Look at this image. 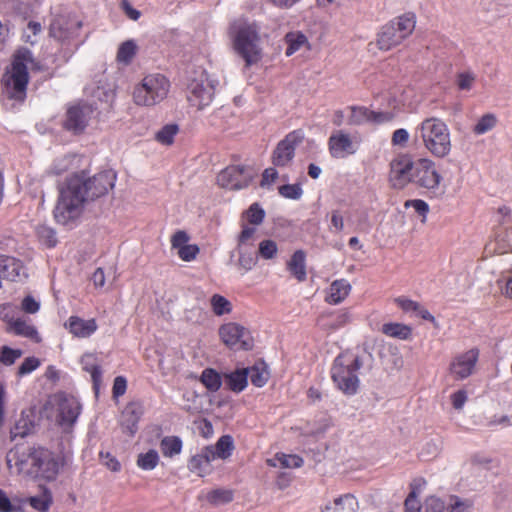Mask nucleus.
<instances>
[{
    "mask_svg": "<svg viewBox=\"0 0 512 512\" xmlns=\"http://www.w3.org/2000/svg\"><path fill=\"white\" fill-rule=\"evenodd\" d=\"M441 180L442 177L432 160L421 158L415 162L412 181L414 184L427 190H436Z\"/></svg>",
    "mask_w": 512,
    "mask_h": 512,
    "instance_id": "nucleus-11",
    "label": "nucleus"
},
{
    "mask_svg": "<svg viewBox=\"0 0 512 512\" xmlns=\"http://www.w3.org/2000/svg\"><path fill=\"white\" fill-rule=\"evenodd\" d=\"M219 335L223 343L230 348L250 350L253 346L248 330L234 322L222 325Z\"/></svg>",
    "mask_w": 512,
    "mask_h": 512,
    "instance_id": "nucleus-14",
    "label": "nucleus"
},
{
    "mask_svg": "<svg viewBox=\"0 0 512 512\" xmlns=\"http://www.w3.org/2000/svg\"><path fill=\"white\" fill-rule=\"evenodd\" d=\"M363 363L358 356L341 354L336 357L332 367V379L337 387L347 395H353L359 387L356 371Z\"/></svg>",
    "mask_w": 512,
    "mask_h": 512,
    "instance_id": "nucleus-8",
    "label": "nucleus"
},
{
    "mask_svg": "<svg viewBox=\"0 0 512 512\" xmlns=\"http://www.w3.org/2000/svg\"><path fill=\"white\" fill-rule=\"evenodd\" d=\"M219 81L206 71H200L187 87V99L191 106L202 110L213 101Z\"/></svg>",
    "mask_w": 512,
    "mask_h": 512,
    "instance_id": "nucleus-10",
    "label": "nucleus"
},
{
    "mask_svg": "<svg viewBox=\"0 0 512 512\" xmlns=\"http://www.w3.org/2000/svg\"><path fill=\"white\" fill-rule=\"evenodd\" d=\"M144 413V407L141 401L135 400L129 402L123 409L120 417V426L123 433L130 437L138 431V422Z\"/></svg>",
    "mask_w": 512,
    "mask_h": 512,
    "instance_id": "nucleus-18",
    "label": "nucleus"
},
{
    "mask_svg": "<svg viewBox=\"0 0 512 512\" xmlns=\"http://www.w3.org/2000/svg\"><path fill=\"white\" fill-rule=\"evenodd\" d=\"M253 175L242 166H229L217 176L220 187L229 190H240L248 187Z\"/></svg>",
    "mask_w": 512,
    "mask_h": 512,
    "instance_id": "nucleus-15",
    "label": "nucleus"
},
{
    "mask_svg": "<svg viewBox=\"0 0 512 512\" xmlns=\"http://www.w3.org/2000/svg\"><path fill=\"white\" fill-rule=\"evenodd\" d=\"M279 194L284 198L297 200L301 198L303 190L299 184H286L282 185L278 189Z\"/></svg>",
    "mask_w": 512,
    "mask_h": 512,
    "instance_id": "nucleus-51",
    "label": "nucleus"
},
{
    "mask_svg": "<svg viewBox=\"0 0 512 512\" xmlns=\"http://www.w3.org/2000/svg\"><path fill=\"white\" fill-rule=\"evenodd\" d=\"M248 370L234 371L225 376L227 386L234 392H240L247 386Z\"/></svg>",
    "mask_w": 512,
    "mask_h": 512,
    "instance_id": "nucleus-31",
    "label": "nucleus"
},
{
    "mask_svg": "<svg viewBox=\"0 0 512 512\" xmlns=\"http://www.w3.org/2000/svg\"><path fill=\"white\" fill-rule=\"evenodd\" d=\"M159 462V455L155 450H149L138 456L137 465L144 470L154 469Z\"/></svg>",
    "mask_w": 512,
    "mask_h": 512,
    "instance_id": "nucleus-45",
    "label": "nucleus"
},
{
    "mask_svg": "<svg viewBox=\"0 0 512 512\" xmlns=\"http://www.w3.org/2000/svg\"><path fill=\"white\" fill-rule=\"evenodd\" d=\"M246 216L249 223L253 225H259L263 222L265 212L259 206L258 203H254L250 206V208L246 211Z\"/></svg>",
    "mask_w": 512,
    "mask_h": 512,
    "instance_id": "nucleus-52",
    "label": "nucleus"
},
{
    "mask_svg": "<svg viewBox=\"0 0 512 512\" xmlns=\"http://www.w3.org/2000/svg\"><path fill=\"white\" fill-rule=\"evenodd\" d=\"M34 65V59L30 50L20 48L14 54L11 68L3 75L2 82L11 89V96L22 99L29 81L28 67Z\"/></svg>",
    "mask_w": 512,
    "mask_h": 512,
    "instance_id": "nucleus-6",
    "label": "nucleus"
},
{
    "mask_svg": "<svg viewBox=\"0 0 512 512\" xmlns=\"http://www.w3.org/2000/svg\"><path fill=\"white\" fill-rule=\"evenodd\" d=\"M404 505L406 512H420L421 506L414 491L408 495Z\"/></svg>",
    "mask_w": 512,
    "mask_h": 512,
    "instance_id": "nucleus-61",
    "label": "nucleus"
},
{
    "mask_svg": "<svg viewBox=\"0 0 512 512\" xmlns=\"http://www.w3.org/2000/svg\"><path fill=\"white\" fill-rule=\"evenodd\" d=\"M35 429L34 414L32 411H22L19 419L11 429V439L14 440L17 437L24 438L31 434Z\"/></svg>",
    "mask_w": 512,
    "mask_h": 512,
    "instance_id": "nucleus-25",
    "label": "nucleus"
},
{
    "mask_svg": "<svg viewBox=\"0 0 512 512\" xmlns=\"http://www.w3.org/2000/svg\"><path fill=\"white\" fill-rule=\"evenodd\" d=\"M76 26L80 27V23L73 21L70 16L57 15L50 24L49 35L57 41L63 42L70 37L72 29Z\"/></svg>",
    "mask_w": 512,
    "mask_h": 512,
    "instance_id": "nucleus-23",
    "label": "nucleus"
},
{
    "mask_svg": "<svg viewBox=\"0 0 512 512\" xmlns=\"http://www.w3.org/2000/svg\"><path fill=\"white\" fill-rule=\"evenodd\" d=\"M64 328L76 338H89L96 332L98 325L94 318L85 320L79 316H70Z\"/></svg>",
    "mask_w": 512,
    "mask_h": 512,
    "instance_id": "nucleus-19",
    "label": "nucleus"
},
{
    "mask_svg": "<svg viewBox=\"0 0 512 512\" xmlns=\"http://www.w3.org/2000/svg\"><path fill=\"white\" fill-rule=\"evenodd\" d=\"M416 133L425 148L435 157L444 158L451 151V137L447 125L439 118L430 117L421 122Z\"/></svg>",
    "mask_w": 512,
    "mask_h": 512,
    "instance_id": "nucleus-4",
    "label": "nucleus"
},
{
    "mask_svg": "<svg viewBox=\"0 0 512 512\" xmlns=\"http://www.w3.org/2000/svg\"><path fill=\"white\" fill-rule=\"evenodd\" d=\"M178 131L179 127L177 124H167L156 133L155 138L163 145H171Z\"/></svg>",
    "mask_w": 512,
    "mask_h": 512,
    "instance_id": "nucleus-43",
    "label": "nucleus"
},
{
    "mask_svg": "<svg viewBox=\"0 0 512 512\" xmlns=\"http://www.w3.org/2000/svg\"><path fill=\"white\" fill-rule=\"evenodd\" d=\"M29 504L40 512H47L52 504V495L48 488H43V495L33 496L28 499Z\"/></svg>",
    "mask_w": 512,
    "mask_h": 512,
    "instance_id": "nucleus-39",
    "label": "nucleus"
},
{
    "mask_svg": "<svg viewBox=\"0 0 512 512\" xmlns=\"http://www.w3.org/2000/svg\"><path fill=\"white\" fill-rule=\"evenodd\" d=\"M170 89L169 80L162 74H148L135 85L132 93L137 106L152 107L162 102Z\"/></svg>",
    "mask_w": 512,
    "mask_h": 512,
    "instance_id": "nucleus-7",
    "label": "nucleus"
},
{
    "mask_svg": "<svg viewBox=\"0 0 512 512\" xmlns=\"http://www.w3.org/2000/svg\"><path fill=\"white\" fill-rule=\"evenodd\" d=\"M116 175L107 170L88 176L84 171L66 178L59 187V195L54 208V218L62 225L77 220L85 206L113 189Z\"/></svg>",
    "mask_w": 512,
    "mask_h": 512,
    "instance_id": "nucleus-1",
    "label": "nucleus"
},
{
    "mask_svg": "<svg viewBox=\"0 0 512 512\" xmlns=\"http://www.w3.org/2000/svg\"><path fill=\"white\" fill-rule=\"evenodd\" d=\"M467 401V393L465 390H458L451 395V402L456 410H461Z\"/></svg>",
    "mask_w": 512,
    "mask_h": 512,
    "instance_id": "nucleus-60",
    "label": "nucleus"
},
{
    "mask_svg": "<svg viewBox=\"0 0 512 512\" xmlns=\"http://www.w3.org/2000/svg\"><path fill=\"white\" fill-rule=\"evenodd\" d=\"M9 330L16 335L32 339L35 342H39L41 340L36 328L22 319L10 320Z\"/></svg>",
    "mask_w": 512,
    "mask_h": 512,
    "instance_id": "nucleus-28",
    "label": "nucleus"
},
{
    "mask_svg": "<svg viewBox=\"0 0 512 512\" xmlns=\"http://www.w3.org/2000/svg\"><path fill=\"white\" fill-rule=\"evenodd\" d=\"M447 512V503L440 498L430 496L425 501V512Z\"/></svg>",
    "mask_w": 512,
    "mask_h": 512,
    "instance_id": "nucleus-55",
    "label": "nucleus"
},
{
    "mask_svg": "<svg viewBox=\"0 0 512 512\" xmlns=\"http://www.w3.org/2000/svg\"><path fill=\"white\" fill-rule=\"evenodd\" d=\"M137 53V44L134 40H127L118 48L116 60L124 65H129Z\"/></svg>",
    "mask_w": 512,
    "mask_h": 512,
    "instance_id": "nucleus-32",
    "label": "nucleus"
},
{
    "mask_svg": "<svg viewBox=\"0 0 512 512\" xmlns=\"http://www.w3.org/2000/svg\"><path fill=\"white\" fill-rule=\"evenodd\" d=\"M395 302L405 312H416L419 309V303L405 297H398Z\"/></svg>",
    "mask_w": 512,
    "mask_h": 512,
    "instance_id": "nucleus-59",
    "label": "nucleus"
},
{
    "mask_svg": "<svg viewBox=\"0 0 512 512\" xmlns=\"http://www.w3.org/2000/svg\"><path fill=\"white\" fill-rule=\"evenodd\" d=\"M476 82V74L470 70L456 74L455 84L461 91H470Z\"/></svg>",
    "mask_w": 512,
    "mask_h": 512,
    "instance_id": "nucleus-40",
    "label": "nucleus"
},
{
    "mask_svg": "<svg viewBox=\"0 0 512 512\" xmlns=\"http://www.w3.org/2000/svg\"><path fill=\"white\" fill-rule=\"evenodd\" d=\"M26 277L27 275L21 261L11 256H0V278L10 281H21Z\"/></svg>",
    "mask_w": 512,
    "mask_h": 512,
    "instance_id": "nucleus-22",
    "label": "nucleus"
},
{
    "mask_svg": "<svg viewBox=\"0 0 512 512\" xmlns=\"http://www.w3.org/2000/svg\"><path fill=\"white\" fill-rule=\"evenodd\" d=\"M382 332L390 337L406 340L411 336V328L401 323H387L382 326Z\"/></svg>",
    "mask_w": 512,
    "mask_h": 512,
    "instance_id": "nucleus-33",
    "label": "nucleus"
},
{
    "mask_svg": "<svg viewBox=\"0 0 512 512\" xmlns=\"http://www.w3.org/2000/svg\"><path fill=\"white\" fill-rule=\"evenodd\" d=\"M305 258V252L303 250H297L287 263L288 270L299 282L304 281L307 276Z\"/></svg>",
    "mask_w": 512,
    "mask_h": 512,
    "instance_id": "nucleus-27",
    "label": "nucleus"
},
{
    "mask_svg": "<svg viewBox=\"0 0 512 512\" xmlns=\"http://www.w3.org/2000/svg\"><path fill=\"white\" fill-rule=\"evenodd\" d=\"M239 250V265L246 271L251 270L256 264L257 258L251 252H247L244 247L238 248Z\"/></svg>",
    "mask_w": 512,
    "mask_h": 512,
    "instance_id": "nucleus-53",
    "label": "nucleus"
},
{
    "mask_svg": "<svg viewBox=\"0 0 512 512\" xmlns=\"http://www.w3.org/2000/svg\"><path fill=\"white\" fill-rule=\"evenodd\" d=\"M286 42L288 47L286 49V55L291 56L298 51L307 42V38L300 33H289L286 35Z\"/></svg>",
    "mask_w": 512,
    "mask_h": 512,
    "instance_id": "nucleus-47",
    "label": "nucleus"
},
{
    "mask_svg": "<svg viewBox=\"0 0 512 512\" xmlns=\"http://www.w3.org/2000/svg\"><path fill=\"white\" fill-rule=\"evenodd\" d=\"M416 27V15L413 12L395 17L382 26L377 34L376 45L380 50L388 51L400 45Z\"/></svg>",
    "mask_w": 512,
    "mask_h": 512,
    "instance_id": "nucleus-5",
    "label": "nucleus"
},
{
    "mask_svg": "<svg viewBox=\"0 0 512 512\" xmlns=\"http://www.w3.org/2000/svg\"><path fill=\"white\" fill-rule=\"evenodd\" d=\"M190 236L184 230H178L171 236V246L173 249L180 251L183 247L188 245Z\"/></svg>",
    "mask_w": 512,
    "mask_h": 512,
    "instance_id": "nucleus-54",
    "label": "nucleus"
},
{
    "mask_svg": "<svg viewBox=\"0 0 512 512\" xmlns=\"http://www.w3.org/2000/svg\"><path fill=\"white\" fill-rule=\"evenodd\" d=\"M414 165L409 156L401 155L390 163L389 180L394 188L401 189L413 181Z\"/></svg>",
    "mask_w": 512,
    "mask_h": 512,
    "instance_id": "nucleus-13",
    "label": "nucleus"
},
{
    "mask_svg": "<svg viewBox=\"0 0 512 512\" xmlns=\"http://www.w3.org/2000/svg\"><path fill=\"white\" fill-rule=\"evenodd\" d=\"M357 502L352 495L346 494L327 504L323 512H356Z\"/></svg>",
    "mask_w": 512,
    "mask_h": 512,
    "instance_id": "nucleus-29",
    "label": "nucleus"
},
{
    "mask_svg": "<svg viewBox=\"0 0 512 512\" xmlns=\"http://www.w3.org/2000/svg\"><path fill=\"white\" fill-rule=\"evenodd\" d=\"M478 358L479 351L476 348L456 355L449 364V374L457 381L468 378L474 373Z\"/></svg>",
    "mask_w": 512,
    "mask_h": 512,
    "instance_id": "nucleus-12",
    "label": "nucleus"
},
{
    "mask_svg": "<svg viewBox=\"0 0 512 512\" xmlns=\"http://www.w3.org/2000/svg\"><path fill=\"white\" fill-rule=\"evenodd\" d=\"M40 365L39 359L35 357L26 358L18 368V375L23 376L31 373Z\"/></svg>",
    "mask_w": 512,
    "mask_h": 512,
    "instance_id": "nucleus-57",
    "label": "nucleus"
},
{
    "mask_svg": "<svg viewBox=\"0 0 512 512\" xmlns=\"http://www.w3.org/2000/svg\"><path fill=\"white\" fill-rule=\"evenodd\" d=\"M329 150L333 157L343 158L355 152L354 143L349 134L338 130L329 138Z\"/></svg>",
    "mask_w": 512,
    "mask_h": 512,
    "instance_id": "nucleus-20",
    "label": "nucleus"
},
{
    "mask_svg": "<svg viewBox=\"0 0 512 512\" xmlns=\"http://www.w3.org/2000/svg\"><path fill=\"white\" fill-rule=\"evenodd\" d=\"M81 361L84 370L91 374L94 387L97 388L101 382L102 372L100 367L94 364V356L92 354H86L82 357Z\"/></svg>",
    "mask_w": 512,
    "mask_h": 512,
    "instance_id": "nucleus-34",
    "label": "nucleus"
},
{
    "mask_svg": "<svg viewBox=\"0 0 512 512\" xmlns=\"http://www.w3.org/2000/svg\"><path fill=\"white\" fill-rule=\"evenodd\" d=\"M473 501L456 495H451L447 502V512H470Z\"/></svg>",
    "mask_w": 512,
    "mask_h": 512,
    "instance_id": "nucleus-36",
    "label": "nucleus"
},
{
    "mask_svg": "<svg viewBox=\"0 0 512 512\" xmlns=\"http://www.w3.org/2000/svg\"><path fill=\"white\" fill-rule=\"evenodd\" d=\"M233 50L245 61V67L257 64L263 56L260 27L255 21L240 17L228 28Z\"/></svg>",
    "mask_w": 512,
    "mask_h": 512,
    "instance_id": "nucleus-3",
    "label": "nucleus"
},
{
    "mask_svg": "<svg viewBox=\"0 0 512 512\" xmlns=\"http://www.w3.org/2000/svg\"><path fill=\"white\" fill-rule=\"evenodd\" d=\"M199 251L200 249L198 245L188 244L186 247H183L180 251H178L177 254L181 260L190 262L196 259Z\"/></svg>",
    "mask_w": 512,
    "mask_h": 512,
    "instance_id": "nucleus-56",
    "label": "nucleus"
},
{
    "mask_svg": "<svg viewBox=\"0 0 512 512\" xmlns=\"http://www.w3.org/2000/svg\"><path fill=\"white\" fill-rule=\"evenodd\" d=\"M392 119L390 113L374 112L365 107H352L348 123L351 125H361L366 122L383 123Z\"/></svg>",
    "mask_w": 512,
    "mask_h": 512,
    "instance_id": "nucleus-21",
    "label": "nucleus"
},
{
    "mask_svg": "<svg viewBox=\"0 0 512 512\" xmlns=\"http://www.w3.org/2000/svg\"><path fill=\"white\" fill-rule=\"evenodd\" d=\"M351 285L345 279L335 280L331 283L326 297V301L330 304H339L350 293Z\"/></svg>",
    "mask_w": 512,
    "mask_h": 512,
    "instance_id": "nucleus-26",
    "label": "nucleus"
},
{
    "mask_svg": "<svg viewBox=\"0 0 512 512\" xmlns=\"http://www.w3.org/2000/svg\"><path fill=\"white\" fill-rule=\"evenodd\" d=\"M233 498V491L229 489H215L207 494V501L213 505L230 503Z\"/></svg>",
    "mask_w": 512,
    "mask_h": 512,
    "instance_id": "nucleus-37",
    "label": "nucleus"
},
{
    "mask_svg": "<svg viewBox=\"0 0 512 512\" xmlns=\"http://www.w3.org/2000/svg\"><path fill=\"white\" fill-rule=\"evenodd\" d=\"M405 206L406 207H413L414 210L419 214V215H423L425 216L426 213L429 211V206L428 204L423 201V200H420V199H415V200H408L406 203H405Z\"/></svg>",
    "mask_w": 512,
    "mask_h": 512,
    "instance_id": "nucleus-63",
    "label": "nucleus"
},
{
    "mask_svg": "<svg viewBox=\"0 0 512 512\" xmlns=\"http://www.w3.org/2000/svg\"><path fill=\"white\" fill-rule=\"evenodd\" d=\"M205 448L212 450L214 459H227L234 449L233 439L229 435H223L214 446H206Z\"/></svg>",
    "mask_w": 512,
    "mask_h": 512,
    "instance_id": "nucleus-30",
    "label": "nucleus"
},
{
    "mask_svg": "<svg viewBox=\"0 0 512 512\" xmlns=\"http://www.w3.org/2000/svg\"><path fill=\"white\" fill-rule=\"evenodd\" d=\"M213 312L217 316H222L231 312V303L223 296L215 294L210 300Z\"/></svg>",
    "mask_w": 512,
    "mask_h": 512,
    "instance_id": "nucleus-48",
    "label": "nucleus"
},
{
    "mask_svg": "<svg viewBox=\"0 0 512 512\" xmlns=\"http://www.w3.org/2000/svg\"><path fill=\"white\" fill-rule=\"evenodd\" d=\"M409 139V133L406 129H397L392 135V143L397 146H405Z\"/></svg>",
    "mask_w": 512,
    "mask_h": 512,
    "instance_id": "nucleus-64",
    "label": "nucleus"
},
{
    "mask_svg": "<svg viewBox=\"0 0 512 512\" xmlns=\"http://www.w3.org/2000/svg\"><path fill=\"white\" fill-rule=\"evenodd\" d=\"M248 377L251 383L257 387H262L266 384L269 378V373L265 367L253 366L248 368Z\"/></svg>",
    "mask_w": 512,
    "mask_h": 512,
    "instance_id": "nucleus-44",
    "label": "nucleus"
},
{
    "mask_svg": "<svg viewBox=\"0 0 512 512\" xmlns=\"http://www.w3.org/2000/svg\"><path fill=\"white\" fill-rule=\"evenodd\" d=\"M302 141V135L299 132L289 133L281 140L272 154V163L276 167L288 166L294 158L295 149Z\"/></svg>",
    "mask_w": 512,
    "mask_h": 512,
    "instance_id": "nucleus-16",
    "label": "nucleus"
},
{
    "mask_svg": "<svg viewBox=\"0 0 512 512\" xmlns=\"http://www.w3.org/2000/svg\"><path fill=\"white\" fill-rule=\"evenodd\" d=\"M39 303L32 297L26 296L21 304V308L24 312L34 314L39 310Z\"/></svg>",
    "mask_w": 512,
    "mask_h": 512,
    "instance_id": "nucleus-62",
    "label": "nucleus"
},
{
    "mask_svg": "<svg viewBox=\"0 0 512 512\" xmlns=\"http://www.w3.org/2000/svg\"><path fill=\"white\" fill-rule=\"evenodd\" d=\"M277 252L278 247L275 241L266 239L259 243L258 254L263 259H273L276 257Z\"/></svg>",
    "mask_w": 512,
    "mask_h": 512,
    "instance_id": "nucleus-49",
    "label": "nucleus"
},
{
    "mask_svg": "<svg viewBox=\"0 0 512 512\" xmlns=\"http://www.w3.org/2000/svg\"><path fill=\"white\" fill-rule=\"evenodd\" d=\"M46 409L51 410L56 424L67 432L76 423L81 412V405L74 396L58 392L49 397Z\"/></svg>",
    "mask_w": 512,
    "mask_h": 512,
    "instance_id": "nucleus-9",
    "label": "nucleus"
},
{
    "mask_svg": "<svg viewBox=\"0 0 512 512\" xmlns=\"http://www.w3.org/2000/svg\"><path fill=\"white\" fill-rule=\"evenodd\" d=\"M201 382L210 391L215 392L221 387V377L213 369H205L201 375Z\"/></svg>",
    "mask_w": 512,
    "mask_h": 512,
    "instance_id": "nucleus-42",
    "label": "nucleus"
},
{
    "mask_svg": "<svg viewBox=\"0 0 512 512\" xmlns=\"http://www.w3.org/2000/svg\"><path fill=\"white\" fill-rule=\"evenodd\" d=\"M94 108L92 105L86 103H79L71 106L67 111V118L65 121L66 129L74 133L82 132L88 125Z\"/></svg>",
    "mask_w": 512,
    "mask_h": 512,
    "instance_id": "nucleus-17",
    "label": "nucleus"
},
{
    "mask_svg": "<svg viewBox=\"0 0 512 512\" xmlns=\"http://www.w3.org/2000/svg\"><path fill=\"white\" fill-rule=\"evenodd\" d=\"M278 462L283 468H299L303 464L302 458L297 455L277 454L274 459L268 460L269 465L276 466Z\"/></svg>",
    "mask_w": 512,
    "mask_h": 512,
    "instance_id": "nucleus-35",
    "label": "nucleus"
},
{
    "mask_svg": "<svg viewBox=\"0 0 512 512\" xmlns=\"http://www.w3.org/2000/svg\"><path fill=\"white\" fill-rule=\"evenodd\" d=\"M182 442L178 437H165L161 441V451L164 456L172 457L181 452Z\"/></svg>",
    "mask_w": 512,
    "mask_h": 512,
    "instance_id": "nucleus-41",
    "label": "nucleus"
},
{
    "mask_svg": "<svg viewBox=\"0 0 512 512\" xmlns=\"http://www.w3.org/2000/svg\"><path fill=\"white\" fill-rule=\"evenodd\" d=\"M8 464L14 462L18 473L45 481H54L64 465V459L44 447H28L11 451Z\"/></svg>",
    "mask_w": 512,
    "mask_h": 512,
    "instance_id": "nucleus-2",
    "label": "nucleus"
},
{
    "mask_svg": "<svg viewBox=\"0 0 512 512\" xmlns=\"http://www.w3.org/2000/svg\"><path fill=\"white\" fill-rule=\"evenodd\" d=\"M22 356V351L19 349H12L8 346H3L0 350V362L4 365L10 366Z\"/></svg>",
    "mask_w": 512,
    "mask_h": 512,
    "instance_id": "nucleus-50",
    "label": "nucleus"
},
{
    "mask_svg": "<svg viewBox=\"0 0 512 512\" xmlns=\"http://www.w3.org/2000/svg\"><path fill=\"white\" fill-rule=\"evenodd\" d=\"M42 32V26L39 22L30 21L23 30L22 38L26 43L34 45L38 41V36Z\"/></svg>",
    "mask_w": 512,
    "mask_h": 512,
    "instance_id": "nucleus-46",
    "label": "nucleus"
},
{
    "mask_svg": "<svg viewBox=\"0 0 512 512\" xmlns=\"http://www.w3.org/2000/svg\"><path fill=\"white\" fill-rule=\"evenodd\" d=\"M214 460L212 450L204 447L200 453L190 459L188 467L191 472L204 477L212 472L211 462Z\"/></svg>",
    "mask_w": 512,
    "mask_h": 512,
    "instance_id": "nucleus-24",
    "label": "nucleus"
},
{
    "mask_svg": "<svg viewBox=\"0 0 512 512\" xmlns=\"http://www.w3.org/2000/svg\"><path fill=\"white\" fill-rule=\"evenodd\" d=\"M127 389V381L123 376H117L114 379L112 394L114 398H118L125 394Z\"/></svg>",
    "mask_w": 512,
    "mask_h": 512,
    "instance_id": "nucleus-58",
    "label": "nucleus"
},
{
    "mask_svg": "<svg viewBox=\"0 0 512 512\" xmlns=\"http://www.w3.org/2000/svg\"><path fill=\"white\" fill-rule=\"evenodd\" d=\"M497 124V118L492 113L483 115L473 127V132L476 135H483L491 131Z\"/></svg>",
    "mask_w": 512,
    "mask_h": 512,
    "instance_id": "nucleus-38",
    "label": "nucleus"
}]
</instances>
